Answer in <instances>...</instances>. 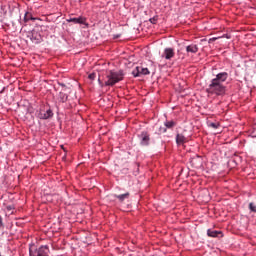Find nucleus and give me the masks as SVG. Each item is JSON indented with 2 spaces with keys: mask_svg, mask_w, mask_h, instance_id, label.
<instances>
[{
  "mask_svg": "<svg viewBox=\"0 0 256 256\" xmlns=\"http://www.w3.org/2000/svg\"><path fill=\"white\" fill-rule=\"evenodd\" d=\"M124 75L123 70H109L106 72L104 85L106 87H113V85H116L119 81H123Z\"/></svg>",
  "mask_w": 256,
  "mask_h": 256,
  "instance_id": "f257e3e1",
  "label": "nucleus"
},
{
  "mask_svg": "<svg viewBox=\"0 0 256 256\" xmlns=\"http://www.w3.org/2000/svg\"><path fill=\"white\" fill-rule=\"evenodd\" d=\"M226 91V87L224 84L217 82V80H211L208 85L206 92L208 95H216L217 97L224 95Z\"/></svg>",
  "mask_w": 256,
  "mask_h": 256,
  "instance_id": "f03ea898",
  "label": "nucleus"
},
{
  "mask_svg": "<svg viewBox=\"0 0 256 256\" xmlns=\"http://www.w3.org/2000/svg\"><path fill=\"white\" fill-rule=\"evenodd\" d=\"M29 251L30 256H49V253H51V250L47 245H42L38 248L33 245L30 247Z\"/></svg>",
  "mask_w": 256,
  "mask_h": 256,
  "instance_id": "7ed1b4c3",
  "label": "nucleus"
},
{
  "mask_svg": "<svg viewBox=\"0 0 256 256\" xmlns=\"http://www.w3.org/2000/svg\"><path fill=\"white\" fill-rule=\"evenodd\" d=\"M151 72L148 68H144L142 66H137L133 71V77H141V75H149Z\"/></svg>",
  "mask_w": 256,
  "mask_h": 256,
  "instance_id": "20e7f679",
  "label": "nucleus"
},
{
  "mask_svg": "<svg viewBox=\"0 0 256 256\" xmlns=\"http://www.w3.org/2000/svg\"><path fill=\"white\" fill-rule=\"evenodd\" d=\"M175 57V49L173 48H165L162 54V58L167 61H171Z\"/></svg>",
  "mask_w": 256,
  "mask_h": 256,
  "instance_id": "39448f33",
  "label": "nucleus"
},
{
  "mask_svg": "<svg viewBox=\"0 0 256 256\" xmlns=\"http://www.w3.org/2000/svg\"><path fill=\"white\" fill-rule=\"evenodd\" d=\"M139 139L140 145H142L143 147H147V145H149V141H151L149 133L147 132H141V134L139 135Z\"/></svg>",
  "mask_w": 256,
  "mask_h": 256,
  "instance_id": "423d86ee",
  "label": "nucleus"
},
{
  "mask_svg": "<svg viewBox=\"0 0 256 256\" xmlns=\"http://www.w3.org/2000/svg\"><path fill=\"white\" fill-rule=\"evenodd\" d=\"M228 78H229V74L227 72H221V73H218L216 77L212 79V81H217V83H221L223 85V83H225Z\"/></svg>",
  "mask_w": 256,
  "mask_h": 256,
  "instance_id": "0eeeda50",
  "label": "nucleus"
},
{
  "mask_svg": "<svg viewBox=\"0 0 256 256\" xmlns=\"http://www.w3.org/2000/svg\"><path fill=\"white\" fill-rule=\"evenodd\" d=\"M69 91V88L67 87H63L62 90L59 93V99L61 101V103H65L67 102V99H69V95H67Z\"/></svg>",
  "mask_w": 256,
  "mask_h": 256,
  "instance_id": "6e6552de",
  "label": "nucleus"
},
{
  "mask_svg": "<svg viewBox=\"0 0 256 256\" xmlns=\"http://www.w3.org/2000/svg\"><path fill=\"white\" fill-rule=\"evenodd\" d=\"M68 23H74L75 25H85V17H78V18H69L66 20Z\"/></svg>",
  "mask_w": 256,
  "mask_h": 256,
  "instance_id": "1a4fd4ad",
  "label": "nucleus"
},
{
  "mask_svg": "<svg viewBox=\"0 0 256 256\" xmlns=\"http://www.w3.org/2000/svg\"><path fill=\"white\" fill-rule=\"evenodd\" d=\"M198 51H199V46H197V44H190L186 46L187 53L195 54V53H198Z\"/></svg>",
  "mask_w": 256,
  "mask_h": 256,
  "instance_id": "9d476101",
  "label": "nucleus"
},
{
  "mask_svg": "<svg viewBox=\"0 0 256 256\" xmlns=\"http://www.w3.org/2000/svg\"><path fill=\"white\" fill-rule=\"evenodd\" d=\"M207 235H208V237H223V232L222 231L208 229L207 230Z\"/></svg>",
  "mask_w": 256,
  "mask_h": 256,
  "instance_id": "9b49d317",
  "label": "nucleus"
},
{
  "mask_svg": "<svg viewBox=\"0 0 256 256\" xmlns=\"http://www.w3.org/2000/svg\"><path fill=\"white\" fill-rule=\"evenodd\" d=\"M176 143L177 145H185V143H187V137H185L183 134H177Z\"/></svg>",
  "mask_w": 256,
  "mask_h": 256,
  "instance_id": "f8f14e48",
  "label": "nucleus"
},
{
  "mask_svg": "<svg viewBox=\"0 0 256 256\" xmlns=\"http://www.w3.org/2000/svg\"><path fill=\"white\" fill-rule=\"evenodd\" d=\"M51 117H53V110L51 109L40 113V119H51Z\"/></svg>",
  "mask_w": 256,
  "mask_h": 256,
  "instance_id": "ddd939ff",
  "label": "nucleus"
},
{
  "mask_svg": "<svg viewBox=\"0 0 256 256\" xmlns=\"http://www.w3.org/2000/svg\"><path fill=\"white\" fill-rule=\"evenodd\" d=\"M129 192L125 193V194H120V195H115L116 199L120 201V203H123V201H125V199H129Z\"/></svg>",
  "mask_w": 256,
  "mask_h": 256,
  "instance_id": "4468645a",
  "label": "nucleus"
},
{
  "mask_svg": "<svg viewBox=\"0 0 256 256\" xmlns=\"http://www.w3.org/2000/svg\"><path fill=\"white\" fill-rule=\"evenodd\" d=\"M164 125H165V128H166V129H173V127H174L176 124H175V121L171 120V121H166V122L164 123Z\"/></svg>",
  "mask_w": 256,
  "mask_h": 256,
  "instance_id": "2eb2a0df",
  "label": "nucleus"
},
{
  "mask_svg": "<svg viewBox=\"0 0 256 256\" xmlns=\"http://www.w3.org/2000/svg\"><path fill=\"white\" fill-rule=\"evenodd\" d=\"M24 21H35V18L31 15V13H26L24 16Z\"/></svg>",
  "mask_w": 256,
  "mask_h": 256,
  "instance_id": "dca6fc26",
  "label": "nucleus"
},
{
  "mask_svg": "<svg viewBox=\"0 0 256 256\" xmlns=\"http://www.w3.org/2000/svg\"><path fill=\"white\" fill-rule=\"evenodd\" d=\"M32 39L35 41V43H39V41H41V38H38L37 33L35 32L32 33Z\"/></svg>",
  "mask_w": 256,
  "mask_h": 256,
  "instance_id": "f3484780",
  "label": "nucleus"
},
{
  "mask_svg": "<svg viewBox=\"0 0 256 256\" xmlns=\"http://www.w3.org/2000/svg\"><path fill=\"white\" fill-rule=\"evenodd\" d=\"M249 209H250V211H252L253 213H256V207H255V205H253V203H250V204H249Z\"/></svg>",
  "mask_w": 256,
  "mask_h": 256,
  "instance_id": "a211bd4d",
  "label": "nucleus"
},
{
  "mask_svg": "<svg viewBox=\"0 0 256 256\" xmlns=\"http://www.w3.org/2000/svg\"><path fill=\"white\" fill-rule=\"evenodd\" d=\"M95 77H96V74H95V73H91V74H89V76H88V78L91 79V81H94Z\"/></svg>",
  "mask_w": 256,
  "mask_h": 256,
  "instance_id": "6ab92c4d",
  "label": "nucleus"
},
{
  "mask_svg": "<svg viewBox=\"0 0 256 256\" xmlns=\"http://www.w3.org/2000/svg\"><path fill=\"white\" fill-rule=\"evenodd\" d=\"M210 127H212L213 129H217L219 127V124L217 123H210Z\"/></svg>",
  "mask_w": 256,
  "mask_h": 256,
  "instance_id": "aec40b11",
  "label": "nucleus"
},
{
  "mask_svg": "<svg viewBox=\"0 0 256 256\" xmlns=\"http://www.w3.org/2000/svg\"><path fill=\"white\" fill-rule=\"evenodd\" d=\"M150 23L155 25V23H157V17L150 18Z\"/></svg>",
  "mask_w": 256,
  "mask_h": 256,
  "instance_id": "412c9836",
  "label": "nucleus"
},
{
  "mask_svg": "<svg viewBox=\"0 0 256 256\" xmlns=\"http://www.w3.org/2000/svg\"><path fill=\"white\" fill-rule=\"evenodd\" d=\"M160 133H167V128H160Z\"/></svg>",
  "mask_w": 256,
  "mask_h": 256,
  "instance_id": "4be33fe9",
  "label": "nucleus"
},
{
  "mask_svg": "<svg viewBox=\"0 0 256 256\" xmlns=\"http://www.w3.org/2000/svg\"><path fill=\"white\" fill-rule=\"evenodd\" d=\"M3 227V217L0 216V229Z\"/></svg>",
  "mask_w": 256,
  "mask_h": 256,
  "instance_id": "5701e85b",
  "label": "nucleus"
},
{
  "mask_svg": "<svg viewBox=\"0 0 256 256\" xmlns=\"http://www.w3.org/2000/svg\"><path fill=\"white\" fill-rule=\"evenodd\" d=\"M6 209H7V211H12L13 206H7Z\"/></svg>",
  "mask_w": 256,
  "mask_h": 256,
  "instance_id": "b1692460",
  "label": "nucleus"
},
{
  "mask_svg": "<svg viewBox=\"0 0 256 256\" xmlns=\"http://www.w3.org/2000/svg\"><path fill=\"white\" fill-rule=\"evenodd\" d=\"M210 41H217V37L211 38Z\"/></svg>",
  "mask_w": 256,
  "mask_h": 256,
  "instance_id": "393cba45",
  "label": "nucleus"
},
{
  "mask_svg": "<svg viewBox=\"0 0 256 256\" xmlns=\"http://www.w3.org/2000/svg\"><path fill=\"white\" fill-rule=\"evenodd\" d=\"M0 93H3V89L0 91Z\"/></svg>",
  "mask_w": 256,
  "mask_h": 256,
  "instance_id": "a878e982",
  "label": "nucleus"
}]
</instances>
